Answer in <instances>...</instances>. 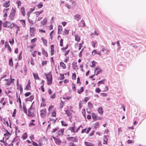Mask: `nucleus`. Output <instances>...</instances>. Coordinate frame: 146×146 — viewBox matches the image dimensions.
Instances as JSON below:
<instances>
[{
  "label": "nucleus",
  "instance_id": "f257e3e1",
  "mask_svg": "<svg viewBox=\"0 0 146 146\" xmlns=\"http://www.w3.org/2000/svg\"><path fill=\"white\" fill-rule=\"evenodd\" d=\"M99 48L100 50L101 56L103 55L104 56H106L109 54L110 50L106 49L104 46H100Z\"/></svg>",
  "mask_w": 146,
  "mask_h": 146
},
{
  "label": "nucleus",
  "instance_id": "f03ea898",
  "mask_svg": "<svg viewBox=\"0 0 146 146\" xmlns=\"http://www.w3.org/2000/svg\"><path fill=\"white\" fill-rule=\"evenodd\" d=\"M35 109L31 107L28 110L27 115L28 116L33 117L35 116Z\"/></svg>",
  "mask_w": 146,
  "mask_h": 146
},
{
  "label": "nucleus",
  "instance_id": "7ed1b4c3",
  "mask_svg": "<svg viewBox=\"0 0 146 146\" xmlns=\"http://www.w3.org/2000/svg\"><path fill=\"white\" fill-rule=\"evenodd\" d=\"M16 13V9L15 7H13L11 10L9 17L10 19L12 20L15 19V16Z\"/></svg>",
  "mask_w": 146,
  "mask_h": 146
},
{
  "label": "nucleus",
  "instance_id": "20e7f679",
  "mask_svg": "<svg viewBox=\"0 0 146 146\" xmlns=\"http://www.w3.org/2000/svg\"><path fill=\"white\" fill-rule=\"evenodd\" d=\"M14 23L8 21L5 22L3 23V26L4 27L10 28L12 29Z\"/></svg>",
  "mask_w": 146,
  "mask_h": 146
},
{
  "label": "nucleus",
  "instance_id": "39448f33",
  "mask_svg": "<svg viewBox=\"0 0 146 146\" xmlns=\"http://www.w3.org/2000/svg\"><path fill=\"white\" fill-rule=\"evenodd\" d=\"M47 80V84L50 85L52 83V76L50 74H46Z\"/></svg>",
  "mask_w": 146,
  "mask_h": 146
},
{
  "label": "nucleus",
  "instance_id": "423d86ee",
  "mask_svg": "<svg viewBox=\"0 0 146 146\" xmlns=\"http://www.w3.org/2000/svg\"><path fill=\"white\" fill-rule=\"evenodd\" d=\"M30 35L31 37H33L35 36V34L36 31L35 28L34 27H30Z\"/></svg>",
  "mask_w": 146,
  "mask_h": 146
},
{
  "label": "nucleus",
  "instance_id": "0eeeda50",
  "mask_svg": "<svg viewBox=\"0 0 146 146\" xmlns=\"http://www.w3.org/2000/svg\"><path fill=\"white\" fill-rule=\"evenodd\" d=\"M40 116L42 118H44L45 117L47 113L46 110V109L42 110L40 111Z\"/></svg>",
  "mask_w": 146,
  "mask_h": 146
},
{
  "label": "nucleus",
  "instance_id": "6e6552de",
  "mask_svg": "<svg viewBox=\"0 0 146 146\" xmlns=\"http://www.w3.org/2000/svg\"><path fill=\"white\" fill-rule=\"evenodd\" d=\"M64 129H61L59 130L56 133V137H59L62 136L64 133Z\"/></svg>",
  "mask_w": 146,
  "mask_h": 146
},
{
  "label": "nucleus",
  "instance_id": "1a4fd4ad",
  "mask_svg": "<svg viewBox=\"0 0 146 146\" xmlns=\"http://www.w3.org/2000/svg\"><path fill=\"white\" fill-rule=\"evenodd\" d=\"M102 70L100 68L97 67L95 69V73H96V72H97L96 74V75H98V74H100L102 72Z\"/></svg>",
  "mask_w": 146,
  "mask_h": 146
},
{
  "label": "nucleus",
  "instance_id": "9d476101",
  "mask_svg": "<svg viewBox=\"0 0 146 146\" xmlns=\"http://www.w3.org/2000/svg\"><path fill=\"white\" fill-rule=\"evenodd\" d=\"M67 140L69 141H72L73 142H76L78 140L75 137H71L67 138Z\"/></svg>",
  "mask_w": 146,
  "mask_h": 146
},
{
  "label": "nucleus",
  "instance_id": "9b49d317",
  "mask_svg": "<svg viewBox=\"0 0 146 146\" xmlns=\"http://www.w3.org/2000/svg\"><path fill=\"white\" fill-rule=\"evenodd\" d=\"M20 10L21 15L23 17H25L26 13L25 7H22L21 8Z\"/></svg>",
  "mask_w": 146,
  "mask_h": 146
},
{
  "label": "nucleus",
  "instance_id": "f8f14e48",
  "mask_svg": "<svg viewBox=\"0 0 146 146\" xmlns=\"http://www.w3.org/2000/svg\"><path fill=\"white\" fill-rule=\"evenodd\" d=\"M10 135L11 134L7 130L6 131V133H5L4 135L3 139L5 138L7 139L9 138Z\"/></svg>",
  "mask_w": 146,
  "mask_h": 146
},
{
  "label": "nucleus",
  "instance_id": "ddd939ff",
  "mask_svg": "<svg viewBox=\"0 0 146 146\" xmlns=\"http://www.w3.org/2000/svg\"><path fill=\"white\" fill-rule=\"evenodd\" d=\"M91 129L90 127H88L87 129V128L82 129L81 131V133H83L84 132H86V133H88Z\"/></svg>",
  "mask_w": 146,
  "mask_h": 146
},
{
  "label": "nucleus",
  "instance_id": "4468645a",
  "mask_svg": "<svg viewBox=\"0 0 146 146\" xmlns=\"http://www.w3.org/2000/svg\"><path fill=\"white\" fill-rule=\"evenodd\" d=\"M47 22V19L46 18H44L42 21L40 22L41 25L40 26H43L46 24Z\"/></svg>",
  "mask_w": 146,
  "mask_h": 146
},
{
  "label": "nucleus",
  "instance_id": "2eb2a0df",
  "mask_svg": "<svg viewBox=\"0 0 146 146\" xmlns=\"http://www.w3.org/2000/svg\"><path fill=\"white\" fill-rule=\"evenodd\" d=\"M92 119L94 120L101 119V118H98L97 117V114L94 113H92Z\"/></svg>",
  "mask_w": 146,
  "mask_h": 146
},
{
  "label": "nucleus",
  "instance_id": "dca6fc26",
  "mask_svg": "<svg viewBox=\"0 0 146 146\" xmlns=\"http://www.w3.org/2000/svg\"><path fill=\"white\" fill-rule=\"evenodd\" d=\"M96 54L101 56V52H100V50L98 52H97L96 50H94L92 51V54L93 56H94Z\"/></svg>",
  "mask_w": 146,
  "mask_h": 146
},
{
  "label": "nucleus",
  "instance_id": "f3484780",
  "mask_svg": "<svg viewBox=\"0 0 146 146\" xmlns=\"http://www.w3.org/2000/svg\"><path fill=\"white\" fill-rule=\"evenodd\" d=\"M54 140L55 141V142L56 144L60 145L61 143V141L60 139H58L54 137H53Z\"/></svg>",
  "mask_w": 146,
  "mask_h": 146
},
{
  "label": "nucleus",
  "instance_id": "a211bd4d",
  "mask_svg": "<svg viewBox=\"0 0 146 146\" xmlns=\"http://www.w3.org/2000/svg\"><path fill=\"white\" fill-rule=\"evenodd\" d=\"M56 109H55L51 111L50 116L52 117H56Z\"/></svg>",
  "mask_w": 146,
  "mask_h": 146
},
{
  "label": "nucleus",
  "instance_id": "6ab92c4d",
  "mask_svg": "<svg viewBox=\"0 0 146 146\" xmlns=\"http://www.w3.org/2000/svg\"><path fill=\"white\" fill-rule=\"evenodd\" d=\"M14 27L15 29L16 30V34H18V32L19 31H20V27L18 26L17 25H15L14 23L13 24V28Z\"/></svg>",
  "mask_w": 146,
  "mask_h": 146
},
{
  "label": "nucleus",
  "instance_id": "aec40b11",
  "mask_svg": "<svg viewBox=\"0 0 146 146\" xmlns=\"http://www.w3.org/2000/svg\"><path fill=\"white\" fill-rule=\"evenodd\" d=\"M75 124H74V125H73V126L70 127H69L68 129L69 130H70L72 133H75Z\"/></svg>",
  "mask_w": 146,
  "mask_h": 146
},
{
  "label": "nucleus",
  "instance_id": "412c9836",
  "mask_svg": "<svg viewBox=\"0 0 146 146\" xmlns=\"http://www.w3.org/2000/svg\"><path fill=\"white\" fill-rule=\"evenodd\" d=\"M5 48H7L10 52H11V49L7 42H6L5 43Z\"/></svg>",
  "mask_w": 146,
  "mask_h": 146
},
{
  "label": "nucleus",
  "instance_id": "4be33fe9",
  "mask_svg": "<svg viewBox=\"0 0 146 146\" xmlns=\"http://www.w3.org/2000/svg\"><path fill=\"white\" fill-rule=\"evenodd\" d=\"M109 136L108 135L105 136H104V138L103 144L106 145L108 143V141Z\"/></svg>",
  "mask_w": 146,
  "mask_h": 146
},
{
  "label": "nucleus",
  "instance_id": "5701e85b",
  "mask_svg": "<svg viewBox=\"0 0 146 146\" xmlns=\"http://www.w3.org/2000/svg\"><path fill=\"white\" fill-rule=\"evenodd\" d=\"M54 45H51L50 46V54L51 56L54 55Z\"/></svg>",
  "mask_w": 146,
  "mask_h": 146
},
{
  "label": "nucleus",
  "instance_id": "b1692460",
  "mask_svg": "<svg viewBox=\"0 0 146 146\" xmlns=\"http://www.w3.org/2000/svg\"><path fill=\"white\" fill-rule=\"evenodd\" d=\"M10 1H6L5 2L3 5V7L6 8L8 7L10 5Z\"/></svg>",
  "mask_w": 146,
  "mask_h": 146
},
{
  "label": "nucleus",
  "instance_id": "393cba45",
  "mask_svg": "<svg viewBox=\"0 0 146 146\" xmlns=\"http://www.w3.org/2000/svg\"><path fill=\"white\" fill-rule=\"evenodd\" d=\"M72 67L75 70H77L78 69V67L77 65V62H74L72 63Z\"/></svg>",
  "mask_w": 146,
  "mask_h": 146
},
{
  "label": "nucleus",
  "instance_id": "a878e982",
  "mask_svg": "<svg viewBox=\"0 0 146 146\" xmlns=\"http://www.w3.org/2000/svg\"><path fill=\"white\" fill-rule=\"evenodd\" d=\"M84 144L86 146H94V144L90 142H85Z\"/></svg>",
  "mask_w": 146,
  "mask_h": 146
},
{
  "label": "nucleus",
  "instance_id": "bb28decb",
  "mask_svg": "<svg viewBox=\"0 0 146 146\" xmlns=\"http://www.w3.org/2000/svg\"><path fill=\"white\" fill-rule=\"evenodd\" d=\"M65 113L67 114V116L70 118H71L72 117V113L69 110H65Z\"/></svg>",
  "mask_w": 146,
  "mask_h": 146
},
{
  "label": "nucleus",
  "instance_id": "cd10ccee",
  "mask_svg": "<svg viewBox=\"0 0 146 146\" xmlns=\"http://www.w3.org/2000/svg\"><path fill=\"white\" fill-rule=\"evenodd\" d=\"M42 53L46 57H48V54L47 52H46L44 49V48H42Z\"/></svg>",
  "mask_w": 146,
  "mask_h": 146
},
{
  "label": "nucleus",
  "instance_id": "c85d7f7f",
  "mask_svg": "<svg viewBox=\"0 0 146 146\" xmlns=\"http://www.w3.org/2000/svg\"><path fill=\"white\" fill-rule=\"evenodd\" d=\"M58 32L60 34H62L63 31V29L62 26L61 25H59L58 28Z\"/></svg>",
  "mask_w": 146,
  "mask_h": 146
},
{
  "label": "nucleus",
  "instance_id": "c756f323",
  "mask_svg": "<svg viewBox=\"0 0 146 146\" xmlns=\"http://www.w3.org/2000/svg\"><path fill=\"white\" fill-rule=\"evenodd\" d=\"M54 105H50L49 106V108H48V111L49 112V113H49V112H51L53 110H54Z\"/></svg>",
  "mask_w": 146,
  "mask_h": 146
},
{
  "label": "nucleus",
  "instance_id": "7c9ffc66",
  "mask_svg": "<svg viewBox=\"0 0 146 146\" xmlns=\"http://www.w3.org/2000/svg\"><path fill=\"white\" fill-rule=\"evenodd\" d=\"M74 19L78 21H79L81 19V16L80 15L76 14L74 16Z\"/></svg>",
  "mask_w": 146,
  "mask_h": 146
},
{
  "label": "nucleus",
  "instance_id": "2f4dec72",
  "mask_svg": "<svg viewBox=\"0 0 146 146\" xmlns=\"http://www.w3.org/2000/svg\"><path fill=\"white\" fill-rule=\"evenodd\" d=\"M33 77L35 80H39L40 78L38 76V74L36 73H33Z\"/></svg>",
  "mask_w": 146,
  "mask_h": 146
},
{
  "label": "nucleus",
  "instance_id": "473e14b6",
  "mask_svg": "<svg viewBox=\"0 0 146 146\" xmlns=\"http://www.w3.org/2000/svg\"><path fill=\"white\" fill-rule=\"evenodd\" d=\"M60 67L63 69H65L66 68V64L63 62H61L60 63Z\"/></svg>",
  "mask_w": 146,
  "mask_h": 146
},
{
  "label": "nucleus",
  "instance_id": "72a5a7b5",
  "mask_svg": "<svg viewBox=\"0 0 146 146\" xmlns=\"http://www.w3.org/2000/svg\"><path fill=\"white\" fill-rule=\"evenodd\" d=\"M20 21L21 22V23L23 25V27H25L26 25L25 20L22 19V20H20Z\"/></svg>",
  "mask_w": 146,
  "mask_h": 146
},
{
  "label": "nucleus",
  "instance_id": "f704fd0d",
  "mask_svg": "<svg viewBox=\"0 0 146 146\" xmlns=\"http://www.w3.org/2000/svg\"><path fill=\"white\" fill-rule=\"evenodd\" d=\"M43 11V10H41L40 11L35 12L34 13L35 14L36 17H38L39 15L42 13Z\"/></svg>",
  "mask_w": 146,
  "mask_h": 146
},
{
  "label": "nucleus",
  "instance_id": "c9c22d12",
  "mask_svg": "<svg viewBox=\"0 0 146 146\" xmlns=\"http://www.w3.org/2000/svg\"><path fill=\"white\" fill-rule=\"evenodd\" d=\"M75 40L79 42L80 40V38L77 35H75Z\"/></svg>",
  "mask_w": 146,
  "mask_h": 146
},
{
  "label": "nucleus",
  "instance_id": "e433bc0d",
  "mask_svg": "<svg viewBox=\"0 0 146 146\" xmlns=\"http://www.w3.org/2000/svg\"><path fill=\"white\" fill-rule=\"evenodd\" d=\"M17 101V102H19V107L21 108L22 107L21 104V101L19 96V98H18Z\"/></svg>",
  "mask_w": 146,
  "mask_h": 146
},
{
  "label": "nucleus",
  "instance_id": "4c0bfd02",
  "mask_svg": "<svg viewBox=\"0 0 146 146\" xmlns=\"http://www.w3.org/2000/svg\"><path fill=\"white\" fill-rule=\"evenodd\" d=\"M41 40L42 41L44 45L46 46H47V40L42 37L41 38Z\"/></svg>",
  "mask_w": 146,
  "mask_h": 146
},
{
  "label": "nucleus",
  "instance_id": "58836bf2",
  "mask_svg": "<svg viewBox=\"0 0 146 146\" xmlns=\"http://www.w3.org/2000/svg\"><path fill=\"white\" fill-rule=\"evenodd\" d=\"M97 44V42L96 41H92L91 42V45L94 48H95L96 46L95 45Z\"/></svg>",
  "mask_w": 146,
  "mask_h": 146
},
{
  "label": "nucleus",
  "instance_id": "ea45409f",
  "mask_svg": "<svg viewBox=\"0 0 146 146\" xmlns=\"http://www.w3.org/2000/svg\"><path fill=\"white\" fill-rule=\"evenodd\" d=\"M28 137L27 134V133H24L22 136V138L23 140H25Z\"/></svg>",
  "mask_w": 146,
  "mask_h": 146
},
{
  "label": "nucleus",
  "instance_id": "a19ab883",
  "mask_svg": "<svg viewBox=\"0 0 146 146\" xmlns=\"http://www.w3.org/2000/svg\"><path fill=\"white\" fill-rule=\"evenodd\" d=\"M69 33V31L67 30L66 29H64L63 31L62 32V33L61 34H62L64 35H68Z\"/></svg>",
  "mask_w": 146,
  "mask_h": 146
},
{
  "label": "nucleus",
  "instance_id": "79ce46f5",
  "mask_svg": "<svg viewBox=\"0 0 146 146\" xmlns=\"http://www.w3.org/2000/svg\"><path fill=\"white\" fill-rule=\"evenodd\" d=\"M5 80L6 81L5 85L7 86H9L11 83L10 80L9 79H5Z\"/></svg>",
  "mask_w": 146,
  "mask_h": 146
},
{
  "label": "nucleus",
  "instance_id": "37998d69",
  "mask_svg": "<svg viewBox=\"0 0 146 146\" xmlns=\"http://www.w3.org/2000/svg\"><path fill=\"white\" fill-rule=\"evenodd\" d=\"M85 24L84 21L82 20L80 23V26L84 27L85 26Z\"/></svg>",
  "mask_w": 146,
  "mask_h": 146
},
{
  "label": "nucleus",
  "instance_id": "c03bdc74",
  "mask_svg": "<svg viewBox=\"0 0 146 146\" xmlns=\"http://www.w3.org/2000/svg\"><path fill=\"white\" fill-rule=\"evenodd\" d=\"M84 91V89L83 87H81L80 89H78L77 90L78 93L80 94Z\"/></svg>",
  "mask_w": 146,
  "mask_h": 146
},
{
  "label": "nucleus",
  "instance_id": "a18cd8bd",
  "mask_svg": "<svg viewBox=\"0 0 146 146\" xmlns=\"http://www.w3.org/2000/svg\"><path fill=\"white\" fill-rule=\"evenodd\" d=\"M98 111L99 113L102 114L103 113V108L101 107H100L98 109Z\"/></svg>",
  "mask_w": 146,
  "mask_h": 146
},
{
  "label": "nucleus",
  "instance_id": "49530a36",
  "mask_svg": "<svg viewBox=\"0 0 146 146\" xmlns=\"http://www.w3.org/2000/svg\"><path fill=\"white\" fill-rule=\"evenodd\" d=\"M3 122L4 124L5 125L7 126V127H8L9 126V122L7 121H5V119L4 120V121H3ZM11 124L10 123V125H9V126L10 127H11Z\"/></svg>",
  "mask_w": 146,
  "mask_h": 146
},
{
  "label": "nucleus",
  "instance_id": "de8ad7c7",
  "mask_svg": "<svg viewBox=\"0 0 146 146\" xmlns=\"http://www.w3.org/2000/svg\"><path fill=\"white\" fill-rule=\"evenodd\" d=\"M96 62L94 61H93L91 62V64L90 66L91 67H94L96 66Z\"/></svg>",
  "mask_w": 146,
  "mask_h": 146
},
{
  "label": "nucleus",
  "instance_id": "09e8293b",
  "mask_svg": "<svg viewBox=\"0 0 146 146\" xmlns=\"http://www.w3.org/2000/svg\"><path fill=\"white\" fill-rule=\"evenodd\" d=\"M49 121L51 122L52 123H54L56 121V120L57 119H54L53 118H52L51 117L49 118Z\"/></svg>",
  "mask_w": 146,
  "mask_h": 146
},
{
  "label": "nucleus",
  "instance_id": "8fccbe9b",
  "mask_svg": "<svg viewBox=\"0 0 146 146\" xmlns=\"http://www.w3.org/2000/svg\"><path fill=\"white\" fill-rule=\"evenodd\" d=\"M9 65L10 66H13V62L12 60V58H11L9 61Z\"/></svg>",
  "mask_w": 146,
  "mask_h": 146
},
{
  "label": "nucleus",
  "instance_id": "3c124183",
  "mask_svg": "<svg viewBox=\"0 0 146 146\" xmlns=\"http://www.w3.org/2000/svg\"><path fill=\"white\" fill-rule=\"evenodd\" d=\"M82 113L83 114V115L84 117L85 118H86V110L84 109H83L82 110Z\"/></svg>",
  "mask_w": 146,
  "mask_h": 146
},
{
  "label": "nucleus",
  "instance_id": "603ef678",
  "mask_svg": "<svg viewBox=\"0 0 146 146\" xmlns=\"http://www.w3.org/2000/svg\"><path fill=\"white\" fill-rule=\"evenodd\" d=\"M105 80H103L99 81L98 83V86H99L100 84H104V82Z\"/></svg>",
  "mask_w": 146,
  "mask_h": 146
},
{
  "label": "nucleus",
  "instance_id": "864d4df0",
  "mask_svg": "<svg viewBox=\"0 0 146 146\" xmlns=\"http://www.w3.org/2000/svg\"><path fill=\"white\" fill-rule=\"evenodd\" d=\"M61 102L60 104V107L61 109H62L63 108L64 106V102H63L62 100H61Z\"/></svg>",
  "mask_w": 146,
  "mask_h": 146
},
{
  "label": "nucleus",
  "instance_id": "5fc2aeb1",
  "mask_svg": "<svg viewBox=\"0 0 146 146\" xmlns=\"http://www.w3.org/2000/svg\"><path fill=\"white\" fill-rule=\"evenodd\" d=\"M68 45L67 44L65 47L62 48L61 49V50L62 52H64L68 48Z\"/></svg>",
  "mask_w": 146,
  "mask_h": 146
},
{
  "label": "nucleus",
  "instance_id": "6e6d98bb",
  "mask_svg": "<svg viewBox=\"0 0 146 146\" xmlns=\"http://www.w3.org/2000/svg\"><path fill=\"white\" fill-rule=\"evenodd\" d=\"M68 45L67 44L65 47L62 48L61 49V50L62 52H64L68 48Z\"/></svg>",
  "mask_w": 146,
  "mask_h": 146
},
{
  "label": "nucleus",
  "instance_id": "4d7b16f0",
  "mask_svg": "<svg viewBox=\"0 0 146 146\" xmlns=\"http://www.w3.org/2000/svg\"><path fill=\"white\" fill-rule=\"evenodd\" d=\"M72 88L73 91L76 92V85L74 83H72Z\"/></svg>",
  "mask_w": 146,
  "mask_h": 146
},
{
  "label": "nucleus",
  "instance_id": "13d9d810",
  "mask_svg": "<svg viewBox=\"0 0 146 146\" xmlns=\"http://www.w3.org/2000/svg\"><path fill=\"white\" fill-rule=\"evenodd\" d=\"M16 3L17 5L18 8H19L21 5V2L20 0H17V1Z\"/></svg>",
  "mask_w": 146,
  "mask_h": 146
},
{
  "label": "nucleus",
  "instance_id": "bf43d9fd",
  "mask_svg": "<svg viewBox=\"0 0 146 146\" xmlns=\"http://www.w3.org/2000/svg\"><path fill=\"white\" fill-rule=\"evenodd\" d=\"M38 9H40L43 7V4L42 2H40L37 5Z\"/></svg>",
  "mask_w": 146,
  "mask_h": 146
},
{
  "label": "nucleus",
  "instance_id": "052dcab7",
  "mask_svg": "<svg viewBox=\"0 0 146 146\" xmlns=\"http://www.w3.org/2000/svg\"><path fill=\"white\" fill-rule=\"evenodd\" d=\"M60 80H63L65 78V77L64 76V75H66V74H60Z\"/></svg>",
  "mask_w": 146,
  "mask_h": 146
},
{
  "label": "nucleus",
  "instance_id": "680f3d73",
  "mask_svg": "<svg viewBox=\"0 0 146 146\" xmlns=\"http://www.w3.org/2000/svg\"><path fill=\"white\" fill-rule=\"evenodd\" d=\"M108 86H105L104 88H102V91L104 92H106L108 90Z\"/></svg>",
  "mask_w": 146,
  "mask_h": 146
},
{
  "label": "nucleus",
  "instance_id": "e2e57ef3",
  "mask_svg": "<svg viewBox=\"0 0 146 146\" xmlns=\"http://www.w3.org/2000/svg\"><path fill=\"white\" fill-rule=\"evenodd\" d=\"M76 75L75 73H73L72 76V80H76Z\"/></svg>",
  "mask_w": 146,
  "mask_h": 146
},
{
  "label": "nucleus",
  "instance_id": "0e129e2a",
  "mask_svg": "<svg viewBox=\"0 0 146 146\" xmlns=\"http://www.w3.org/2000/svg\"><path fill=\"white\" fill-rule=\"evenodd\" d=\"M99 125V123L98 122H96L94 124H93V126L96 129L98 127Z\"/></svg>",
  "mask_w": 146,
  "mask_h": 146
},
{
  "label": "nucleus",
  "instance_id": "69168bd1",
  "mask_svg": "<svg viewBox=\"0 0 146 146\" xmlns=\"http://www.w3.org/2000/svg\"><path fill=\"white\" fill-rule=\"evenodd\" d=\"M61 122L62 126L66 127L68 125L67 123L63 121H61Z\"/></svg>",
  "mask_w": 146,
  "mask_h": 146
},
{
  "label": "nucleus",
  "instance_id": "338daca9",
  "mask_svg": "<svg viewBox=\"0 0 146 146\" xmlns=\"http://www.w3.org/2000/svg\"><path fill=\"white\" fill-rule=\"evenodd\" d=\"M94 131H92L89 135L88 137H90V138H92V137H91L94 134Z\"/></svg>",
  "mask_w": 146,
  "mask_h": 146
},
{
  "label": "nucleus",
  "instance_id": "774afa93",
  "mask_svg": "<svg viewBox=\"0 0 146 146\" xmlns=\"http://www.w3.org/2000/svg\"><path fill=\"white\" fill-rule=\"evenodd\" d=\"M15 133H19L20 132V131L18 127L17 126L15 127Z\"/></svg>",
  "mask_w": 146,
  "mask_h": 146
}]
</instances>
